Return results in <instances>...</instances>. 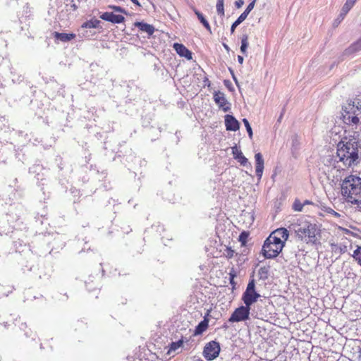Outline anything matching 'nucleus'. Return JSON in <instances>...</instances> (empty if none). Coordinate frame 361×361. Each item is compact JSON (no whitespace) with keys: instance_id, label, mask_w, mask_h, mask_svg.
<instances>
[{"instance_id":"obj_1","label":"nucleus","mask_w":361,"mask_h":361,"mask_svg":"<svg viewBox=\"0 0 361 361\" xmlns=\"http://www.w3.org/2000/svg\"><path fill=\"white\" fill-rule=\"evenodd\" d=\"M337 157L345 167L357 165L361 160V140L345 137L337 145Z\"/></svg>"},{"instance_id":"obj_2","label":"nucleus","mask_w":361,"mask_h":361,"mask_svg":"<svg viewBox=\"0 0 361 361\" xmlns=\"http://www.w3.org/2000/svg\"><path fill=\"white\" fill-rule=\"evenodd\" d=\"M342 119L348 126L355 127L361 123V100H348L342 106Z\"/></svg>"},{"instance_id":"obj_3","label":"nucleus","mask_w":361,"mask_h":361,"mask_svg":"<svg viewBox=\"0 0 361 361\" xmlns=\"http://www.w3.org/2000/svg\"><path fill=\"white\" fill-rule=\"evenodd\" d=\"M296 235L302 241L314 243L316 240L317 232V225L308 221L305 218L298 219L297 223L293 225Z\"/></svg>"},{"instance_id":"obj_4","label":"nucleus","mask_w":361,"mask_h":361,"mask_svg":"<svg viewBox=\"0 0 361 361\" xmlns=\"http://www.w3.org/2000/svg\"><path fill=\"white\" fill-rule=\"evenodd\" d=\"M283 247V243H280L277 238L272 239V237H268L262 246V253L265 258L273 259L279 255Z\"/></svg>"},{"instance_id":"obj_5","label":"nucleus","mask_w":361,"mask_h":361,"mask_svg":"<svg viewBox=\"0 0 361 361\" xmlns=\"http://www.w3.org/2000/svg\"><path fill=\"white\" fill-rule=\"evenodd\" d=\"M260 295L255 290V283L254 279H251L246 288L245 291L243 293L242 300L244 304L251 308V305L255 303Z\"/></svg>"},{"instance_id":"obj_6","label":"nucleus","mask_w":361,"mask_h":361,"mask_svg":"<svg viewBox=\"0 0 361 361\" xmlns=\"http://www.w3.org/2000/svg\"><path fill=\"white\" fill-rule=\"evenodd\" d=\"M250 307L247 305H241L236 308L231 314L228 322L231 323L246 321L250 319Z\"/></svg>"},{"instance_id":"obj_7","label":"nucleus","mask_w":361,"mask_h":361,"mask_svg":"<svg viewBox=\"0 0 361 361\" xmlns=\"http://www.w3.org/2000/svg\"><path fill=\"white\" fill-rule=\"evenodd\" d=\"M220 345L216 341H212L204 345V358L207 360H213L216 358L220 353Z\"/></svg>"},{"instance_id":"obj_8","label":"nucleus","mask_w":361,"mask_h":361,"mask_svg":"<svg viewBox=\"0 0 361 361\" xmlns=\"http://www.w3.org/2000/svg\"><path fill=\"white\" fill-rule=\"evenodd\" d=\"M360 183V177L355 176H349L343 180L341 183V195L342 196H349L350 190L354 188L355 183Z\"/></svg>"},{"instance_id":"obj_9","label":"nucleus","mask_w":361,"mask_h":361,"mask_svg":"<svg viewBox=\"0 0 361 361\" xmlns=\"http://www.w3.org/2000/svg\"><path fill=\"white\" fill-rule=\"evenodd\" d=\"M214 100L220 109H222L224 112L230 110V106L227 99L225 97L224 93L221 92H215L214 94Z\"/></svg>"},{"instance_id":"obj_10","label":"nucleus","mask_w":361,"mask_h":361,"mask_svg":"<svg viewBox=\"0 0 361 361\" xmlns=\"http://www.w3.org/2000/svg\"><path fill=\"white\" fill-rule=\"evenodd\" d=\"M100 18L114 24L122 23L125 21L124 16L115 14L113 12H104L100 16Z\"/></svg>"},{"instance_id":"obj_11","label":"nucleus","mask_w":361,"mask_h":361,"mask_svg":"<svg viewBox=\"0 0 361 361\" xmlns=\"http://www.w3.org/2000/svg\"><path fill=\"white\" fill-rule=\"evenodd\" d=\"M289 236L288 231L285 228H280L274 231H273L269 237H272V239L277 238L279 240L280 243H283V246L285 245V242L288 240Z\"/></svg>"},{"instance_id":"obj_12","label":"nucleus","mask_w":361,"mask_h":361,"mask_svg":"<svg viewBox=\"0 0 361 361\" xmlns=\"http://www.w3.org/2000/svg\"><path fill=\"white\" fill-rule=\"evenodd\" d=\"M225 126L227 130L236 131L240 128V123L238 120L232 115L225 116Z\"/></svg>"},{"instance_id":"obj_13","label":"nucleus","mask_w":361,"mask_h":361,"mask_svg":"<svg viewBox=\"0 0 361 361\" xmlns=\"http://www.w3.org/2000/svg\"><path fill=\"white\" fill-rule=\"evenodd\" d=\"M232 154L233 158L236 159L242 166H251L250 163H249L248 159L243 154V152L237 146L232 147Z\"/></svg>"},{"instance_id":"obj_14","label":"nucleus","mask_w":361,"mask_h":361,"mask_svg":"<svg viewBox=\"0 0 361 361\" xmlns=\"http://www.w3.org/2000/svg\"><path fill=\"white\" fill-rule=\"evenodd\" d=\"M255 171L256 175L258 177V179L260 180L262 174H263V170H264V159L262 157V155L261 153H257L255 155Z\"/></svg>"},{"instance_id":"obj_15","label":"nucleus","mask_w":361,"mask_h":361,"mask_svg":"<svg viewBox=\"0 0 361 361\" xmlns=\"http://www.w3.org/2000/svg\"><path fill=\"white\" fill-rule=\"evenodd\" d=\"M173 48L180 56L185 57L188 60L192 59V52L183 44L174 43Z\"/></svg>"},{"instance_id":"obj_16","label":"nucleus","mask_w":361,"mask_h":361,"mask_svg":"<svg viewBox=\"0 0 361 361\" xmlns=\"http://www.w3.org/2000/svg\"><path fill=\"white\" fill-rule=\"evenodd\" d=\"M53 36L56 39L66 42H69L75 38L76 35L74 33H61L58 32H53Z\"/></svg>"},{"instance_id":"obj_17","label":"nucleus","mask_w":361,"mask_h":361,"mask_svg":"<svg viewBox=\"0 0 361 361\" xmlns=\"http://www.w3.org/2000/svg\"><path fill=\"white\" fill-rule=\"evenodd\" d=\"M135 25L137 27H138L141 31L147 33L149 35H152L154 32V27L147 23L137 22L135 23Z\"/></svg>"},{"instance_id":"obj_18","label":"nucleus","mask_w":361,"mask_h":361,"mask_svg":"<svg viewBox=\"0 0 361 361\" xmlns=\"http://www.w3.org/2000/svg\"><path fill=\"white\" fill-rule=\"evenodd\" d=\"M361 50V37L345 50L346 54H353Z\"/></svg>"},{"instance_id":"obj_19","label":"nucleus","mask_w":361,"mask_h":361,"mask_svg":"<svg viewBox=\"0 0 361 361\" xmlns=\"http://www.w3.org/2000/svg\"><path fill=\"white\" fill-rule=\"evenodd\" d=\"M100 24V21L97 19H91L85 22L82 25V28H97Z\"/></svg>"},{"instance_id":"obj_20","label":"nucleus","mask_w":361,"mask_h":361,"mask_svg":"<svg viewBox=\"0 0 361 361\" xmlns=\"http://www.w3.org/2000/svg\"><path fill=\"white\" fill-rule=\"evenodd\" d=\"M248 47V37L247 35H243L241 38V46H240V51L243 54H246L247 49Z\"/></svg>"},{"instance_id":"obj_21","label":"nucleus","mask_w":361,"mask_h":361,"mask_svg":"<svg viewBox=\"0 0 361 361\" xmlns=\"http://www.w3.org/2000/svg\"><path fill=\"white\" fill-rule=\"evenodd\" d=\"M353 5H352L348 2L345 3V4L343 5V6L341 9V13H340L341 20L344 19L345 15L353 8Z\"/></svg>"},{"instance_id":"obj_22","label":"nucleus","mask_w":361,"mask_h":361,"mask_svg":"<svg viewBox=\"0 0 361 361\" xmlns=\"http://www.w3.org/2000/svg\"><path fill=\"white\" fill-rule=\"evenodd\" d=\"M183 344V340H179L176 342H172L170 345L168 353H171L173 351H176L177 349L180 348Z\"/></svg>"},{"instance_id":"obj_23","label":"nucleus","mask_w":361,"mask_h":361,"mask_svg":"<svg viewBox=\"0 0 361 361\" xmlns=\"http://www.w3.org/2000/svg\"><path fill=\"white\" fill-rule=\"evenodd\" d=\"M352 256L357 261L358 264L361 266V246H357Z\"/></svg>"},{"instance_id":"obj_24","label":"nucleus","mask_w":361,"mask_h":361,"mask_svg":"<svg viewBox=\"0 0 361 361\" xmlns=\"http://www.w3.org/2000/svg\"><path fill=\"white\" fill-rule=\"evenodd\" d=\"M243 122L245 125V127L247 130V132L248 133V135H249V137L250 138H252V128L250 126V124L249 123V121H247V119L246 118H243Z\"/></svg>"},{"instance_id":"obj_25","label":"nucleus","mask_w":361,"mask_h":361,"mask_svg":"<svg viewBox=\"0 0 361 361\" xmlns=\"http://www.w3.org/2000/svg\"><path fill=\"white\" fill-rule=\"evenodd\" d=\"M216 10L219 14L224 15V0H217Z\"/></svg>"},{"instance_id":"obj_26","label":"nucleus","mask_w":361,"mask_h":361,"mask_svg":"<svg viewBox=\"0 0 361 361\" xmlns=\"http://www.w3.org/2000/svg\"><path fill=\"white\" fill-rule=\"evenodd\" d=\"M303 206L304 204L296 200L293 203V208L295 211L301 212L302 210Z\"/></svg>"},{"instance_id":"obj_27","label":"nucleus","mask_w":361,"mask_h":361,"mask_svg":"<svg viewBox=\"0 0 361 361\" xmlns=\"http://www.w3.org/2000/svg\"><path fill=\"white\" fill-rule=\"evenodd\" d=\"M247 238H248V233L245 231H243L240 234L239 240L242 243V245H245Z\"/></svg>"},{"instance_id":"obj_28","label":"nucleus","mask_w":361,"mask_h":361,"mask_svg":"<svg viewBox=\"0 0 361 361\" xmlns=\"http://www.w3.org/2000/svg\"><path fill=\"white\" fill-rule=\"evenodd\" d=\"M203 332V321H201L196 327L194 335L201 334Z\"/></svg>"},{"instance_id":"obj_29","label":"nucleus","mask_w":361,"mask_h":361,"mask_svg":"<svg viewBox=\"0 0 361 361\" xmlns=\"http://www.w3.org/2000/svg\"><path fill=\"white\" fill-rule=\"evenodd\" d=\"M255 1L256 0H253L252 2H250L243 13H245V14H247L248 16L250 12L253 9V8L255 6Z\"/></svg>"},{"instance_id":"obj_30","label":"nucleus","mask_w":361,"mask_h":361,"mask_svg":"<svg viewBox=\"0 0 361 361\" xmlns=\"http://www.w3.org/2000/svg\"><path fill=\"white\" fill-rule=\"evenodd\" d=\"M326 212H327L328 214H331L332 216L336 217V218H338L341 216L340 214L335 212L334 209H332L330 207H328L326 209Z\"/></svg>"},{"instance_id":"obj_31","label":"nucleus","mask_w":361,"mask_h":361,"mask_svg":"<svg viewBox=\"0 0 361 361\" xmlns=\"http://www.w3.org/2000/svg\"><path fill=\"white\" fill-rule=\"evenodd\" d=\"M109 8H112L115 11L126 13L125 10L123 8H121V6H109Z\"/></svg>"},{"instance_id":"obj_32","label":"nucleus","mask_w":361,"mask_h":361,"mask_svg":"<svg viewBox=\"0 0 361 361\" xmlns=\"http://www.w3.org/2000/svg\"><path fill=\"white\" fill-rule=\"evenodd\" d=\"M268 273V269L265 267H261L259 269V274L261 275V276H266Z\"/></svg>"},{"instance_id":"obj_33","label":"nucleus","mask_w":361,"mask_h":361,"mask_svg":"<svg viewBox=\"0 0 361 361\" xmlns=\"http://www.w3.org/2000/svg\"><path fill=\"white\" fill-rule=\"evenodd\" d=\"M209 311L208 310L207 314L204 315V331L207 329V326H208V323H209Z\"/></svg>"},{"instance_id":"obj_34","label":"nucleus","mask_w":361,"mask_h":361,"mask_svg":"<svg viewBox=\"0 0 361 361\" xmlns=\"http://www.w3.org/2000/svg\"><path fill=\"white\" fill-rule=\"evenodd\" d=\"M358 202H350L351 204H354L357 205V209L359 212H361V200L360 198H357Z\"/></svg>"},{"instance_id":"obj_35","label":"nucleus","mask_w":361,"mask_h":361,"mask_svg":"<svg viewBox=\"0 0 361 361\" xmlns=\"http://www.w3.org/2000/svg\"><path fill=\"white\" fill-rule=\"evenodd\" d=\"M247 17V15L245 13H243L240 15V16L238 18L239 19V21H241L242 23L246 19Z\"/></svg>"},{"instance_id":"obj_36","label":"nucleus","mask_w":361,"mask_h":361,"mask_svg":"<svg viewBox=\"0 0 361 361\" xmlns=\"http://www.w3.org/2000/svg\"><path fill=\"white\" fill-rule=\"evenodd\" d=\"M243 0H238L235 2V5L238 8H240L243 5Z\"/></svg>"},{"instance_id":"obj_37","label":"nucleus","mask_w":361,"mask_h":361,"mask_svg":"<svg viewBox=\"0 0 361 361\" xmlns=\"http://www.w3.org/2000/svg\"><path fill=\"white\" fill-rule=\"evenodd\" d=\"M196 14L198 17V19L200 20V21L203 23V14H202L200 12H196Z\"/></svg>"},{"instance_id":"obj_38","label":"nucleus","mask_w":361,"mask_h":361,"mask_svg":"<svg viewBox=\"0 0 361 361\" xmlns=\"http://www.w3.org/2000/svg\"><path fill=\"white\" fill-rule=\"evenodd\" d=\"M343 20H341L340 15L338 16V18L334 21V25L338 26V25Z\"/></svg>"},{"instance_id":"obj_39","label":"nucleus","mask_w":361,"mask_h":361,"mask_svg":"<svg viewBox=\"0 0 361 361\" xmlns=\"http://www.w3.org/2000/svg\"><path fill=\"white\" fill-rule=\"evenodd\" d=\"M233 250H232L231 249H228L227 250V256L228 257H233Z\"/></svg>"},{"instance_id":"obj_40","label":"nucleus","mask_w":361,"mask_h":361,"mask_svg":"<svg viewBox=\"0 0 361 361\" xmlns=\"http://www.w3.org/2000/svg\"><path fill=\"white\" fill-rule=\"evenodd\" d=\"M237 25L235 23H233L232 25H231V33H233L234 31H235V29L237 27Z\"/></svg>"},{"instance_id":"obj_41","label":"nucleus","mask_w":361,"mask_h":361,"mask_svg":"<svg viewBox=\"0 0 361 361\" xmlns=\"http://www.w3.org/2000/svg\"><path fill=\"white\" fill-rule=\"evenodd\" d=\"M204 27L207 28L209 31H210L209 24L205 19H204Z\"/></svg>"},{"instance_id":"obj_42","label":"nucleus","mask_w":361,"mask_h":361,"mask_svg":"<svg viewBox=\"0 0 361 361\" xmlns=\"http://www.w3.org/2000/svg\"><path fill=\"white\" fill-rule=\"evenodd\" d=\"M243 61H244V59L242 56H238V61L240 63V64H243Z\"/></svg>"},{"instance_id":"obj_43","label":"nucleus","mask_w":361,"mask_h":361,"mask_svg":"<svg viewBox=\"0 0 361 361\" xmlns=\"http://www.w3.org/2000/svg\"><path fill=\"white\" fill-rule=\"evenodd\" d=\"M135 5L140 7L141 4H140L138 0H130Z\"/></svg>"},{"instance_id":"obj_44","label":"nucleus","mask_w":361,"mask_h":361,"mask_svg":"<svg viewBox=\"0 0 361 361\" xmlns=\"http://www.w3.org/2000/svg\"><path fill=\"white\" fill-rule=\"evenodd\" d=\"M204 86H206V85L209 86V85H210L209 80L207 78H204Z\"/></svg>"},{"instance_id":"obj_45","label":"nucleus","mask_w":361,"mask_h":361,"mask_svg":"<svg viewBox=\"0 0 361 361\" xmlns=\"http://www.w3.org/2000/svg\"><path fill=\"white\" fill-rule=\"evenodd\" d=\"M355 276H356V275H355V274H353V273H352V274H351L350 272H349V273L348 274L347 277H348V279H349V278H354Z\"/></svg>"},{"instance_id":"obj_46","label":"nucleus","mask_w":361,"mask_h":361,"mask_svg":"<svg viewBox=\"0 0 361 361\" xmlns=\"http://www.w3.org/2000/svg\"><path fill=\"white\" fill-rule=\"evenodd\" d=\"M357 0H346V2L352 4L354 6L355 3L356 2Z\"/></svg>"},{"instance_id":"obj_47","label":"nucleus","mask_w":361,"mask_h":361,"mask_svg":"<svg viewBox=\"0 0 361 361\" xmlns=\"http://www.w3.org/2000/svg\"><path fill=\"white\" fill-rule=\"evenodd\" d=\"M230 278H231V283L233 284V279L235 277V274H230Z\"/></svg>"},{"instance_id":"obj_48","label":"nucleus","mask_w":361,"mask_h":361,"mask_svg":"<svg viewBox=\"0 0 361 361\" xmlns=\"http://www.w3.org/2000/svg\"><path fill=\"white\" fill-rule=\"evenodd\" d=\"M241 21H239V19L237 18V20L234 22L238 26L241 23Z\"/></svg>"},{"instance_id":"obj_49","label":"nucleus","mask_w":361,"mask_h":361,"mask_svg":"<svg viewBox=\"0 0 361 361\" xmlns=\"http://www.w3.org/2000/svg\"><path fill=\"white\" fill-rule=\"evenodd\" d=\"M296 141H297V140H296V139L293 140V146H295V145H297Z\"/></svg>"},{"instance_id":"obj_50","label":"nucleus","mask_w":361,"mask_h":361,"mask_svg":"<svg viewBox=\"0 0 361 361\" xmlns=\"http://www.w3.org/2000/svg\"><path fill=\"white\" fill-rule=\"evenodd\" d=\"M310 203V202L308 200H305L303 204H304V205H305V204H308Z\"/></svg>"},{"instance_id":"obj_51","label":"nucleus","mask_w":361,"mask_h":361,"mask_svg":"<svg viewBox=\"0 0 361 361\" xmlns=\"http://www.w3.org/2000/svg\"><path fill=\"white\" fill-rule=\"evenodd\" d=\"M224 46L226 49H227V50L228 49V47L226 44H224Z\"/></svg>"}]
</instances>
